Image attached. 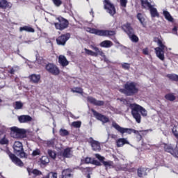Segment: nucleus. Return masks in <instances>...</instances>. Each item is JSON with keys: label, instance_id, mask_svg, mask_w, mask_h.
Listing matches in <instances>:
<instances>
[{"label": "nucleus", "instance_id": "obj_1", "mask_svg": "<svg viewBox=\"0 0 178 178\" xmlns=\"http://www.w3.org/2000/svg\"><path fill=\"white\" fill-rule=\"evenodd\" d=\"M112 127L114 128L118 132H119L121 135H124L127 134L128 135H131L134 134L140 137V139L143 138V136H146L148 133V130H136L132 128H124L120 127L119 124L115 122H112Z\"/></svg>", "mask_w": 178, "mask_h": 178}, {"label": "nucleus", "instance_id": "obj_2", "mask_svg": "<svg viewBox=\"0 0 178 178\" xmlns=\"http://www.w3.org/2000/svg\"><path fill=\"white\" fill-rule=\"evenodd\" d=\"M119 92L126 97H134L138 94L139 88L136 82L127 81L124 84L123 88L119 90Z\"/></svg>", "mask_w": 178, "mask_h": 178}, {"label": "nucleus", "instance_id": "obj_3", "mask_svg": "<svg viewBox=\"0 0 178 178\" xmlns=\"http://www.w3.org/2000/svg\"><path fill=\"white\" fill-rule=\"evenodd\" d=\"M130 109L131 110V115L138 124L141 123V115L143 117L147 116V111L140 105L137 104H130Z\"/></svg>", "mask_w": 178, "mask_h": 178}, {"label": "nucleus", "instance_id": "obj_4", "mask_svg": "<svg viewBox=\"0 0 178 178\" xmlns=\"http://www.w3.org/2000/svg\"><path fill=\"white\" fill-rule=\"evenodd\" d=\"M154 42H156L158 47L154 48L155 54L160 60H165V49L166 46L159 38H154Z\"/></svg>", "mask_w": 178, "mask_h": 178}, {"label": "nucleus", "instance_id": "obj_5", "mask_svg": "<svg viewBox=\"0 0 178 178\" xmlns=\"http://www.w3.org/2000/svg\"><path fill=\"white\" fill-rule=\"evenodd\" d=\"M122 29L124 33L128 35L132 42H138L139 38L134 34V29L132 28L131 24L129 22L123 24Z\"/></svg>", "mask_w": 178, "mask_h": 178}, {"label": "nucleus", "instance_id": "obj_6", "mask_svg": "<svg viewBox=\"0 0 178 178\" xmlns=\"http://www.w3.org/2000/svg\"><path fill=\"white\" fill-rule=\"evenodd\" d=\"M88 31L90 34H95V35H99V37H113L116 34L115 31L99 30L94 28H88Z\"/></svg>", "mask_w": 178, "mask_h": 178}, {"label": "nucleus", "instance_id": "obj_7", "mask_svg": "<svg viewBox=\"0 0 178 178\" xmlns=\"http://www.w3.org/2000/svg\"><path fill=\"white\" fill-rule=\"evenodd\" d=\"M56 20L58 21V22H55L54 24L56 30L63 31V30H65V29H68L70 22L67 19L62 16H59L56 18Z\"/></svg>", "mask_w": 178, "mask_h": 178}, {"label": "nucleus", "instance_id": "obj_8", "mask_svg": "<svg viewBox=\"0 0 178 178\" xmlns=\"http://www.w3.org/2000/svg\"><path fill=\"white\" fill-rule=\"evenodd\" d=\"M13 148L14 149V153L15 154L19 156V158L27 159L28 155L24 152L22 143H21L19 141H15V143H14V146L13 147Z\"/></svg>", "mask_w": 178, "mask_h": 178}, {"label": "nucleus", "instance_id": "obj_9", "mask_svg": "<svg viewBox=\"0 0 178 178\" xmlns=\"http://www.w3.org/2000/svg\"><path fill=\"white\" fill-rule=\"evenodd\" d=\"M11 136L13 138L23 139L27 137L25 129H19L17 127H11Z\"/></svg>", "mask_w": 178, "mask_h": 178}, {"label": "nucleus", "instance_id": "obj_10", "mask_svg": "<svg viewBox=\"0 0 178 178\" xmlns=\"http://www.w3.org/2000/svg\"><path fill=\"white\" fill-rule=\"evenodd\" d=\"M44 69H46V71H47L50 74H52V76H58L60 73V69L58 67L54 64L49 63L44 65Z\"/></svg>", "mask_w": 178, "mask_h": 178}, {"label": "nucleus", "instance_id": "obj_11", "mask_svg": "<svg viewBox=\"0 0 178 178\" xmlns=\"http://www.w3.org/2000/svg\"><path fill=\"white\" fill-rule=\"evenodd\" d=\"M162 145L165 152L170 154L173 157L178 159V148H174L172 144L163 143Z\"/></svg>", "mask_w": 178, "mask_h": 178}, {"label": "nucleus", "instance_id": "obj_12", "mask_svg": "<svg viewBox=\"0 0 178 178\" xmlns=\"http://www.w3.org/2000/svg\"><path fill=\"white\" fill-rule=\"evenodd\" d=\"M90 48H92V49H93V51H95L84 48L86 55L95 57L99 56V55H103V53L102 52V49H99V47L92 44L90 45Z\"/></svg>", "mask_w": 178, "mask_h": 178}, {"label": "nucleus", "instance_id": "obj_13", "mask_svg": "<svg viewBox=\"0 0 178 178\" xmlns=\"http://www.w3.org/2000/svg\"><path fill=\"white\" fill-rule=\"evenodd\" d=\"M104 9H106V12L111 15V16H114L116 13V10L115 6L111 3L109 0H104Z\"/></svg>", "mask_w": 178, "mask_h": 178}, {"label": "nucleus", "instance_id": "obj_14", "mask_svg": "<svg viewBox=\"0 0 178 178\" xmlns=\"http://www.w3.org/2000/svg\"><path fill=\"white\" fill-rule=\"evenodd\" d=\"M71 34L70 33H66L61 34L56 39V44L58 45H65L67 41L70 40Z\"/></svg>", "mask_w": 178, "mask_h": 178}, {"label": "nucleus", "instance_id": "obj_15", "mask_svg": "<svg viewBox=\"0 0 178 178\" xmlns=\"http://www.w3.org/2000/svg\"><path fill=\"white\" fill-rule=\"evenodd\" d=\"M7 155H8V157H10L11 161L17 166H24V163L22 162V161L19 158H18L15 154L12 153L10 150L7 151Z\"/></svg>", "mask_w": 178, "mask_h": 178}, {"label": "nucleus", "instance_id": "obj_16", "mask_svg": "<svg viewBox=\"0 0 178 178\" xmlns=\"http://www.w3.org/2000/svg\"><path fill=\"white\" fill-rule=\"evenodd\" d=\"M93 116L99 121L102 122L103 124H106L110 122V120L108 117H106L104 115H102L99 113H98L97 111H96L94 109L91 110Z\"/></svg>", "mask_w": 178, "mask_h": 178}, {"label": "nucleus", "instance_id": "obj_17", "mask_svg": "<svg viewBox=\"0 0 178 178\" xmlns=\"http://www.w3.org/2000/svg\"><path fill=\"white\" fill-rule=\"evenodd\" d=\"M89 144L90 145L93 151L99 152L101 150L100 143L94 140L92 137L89 138Z\"/></svg>", "mask_w": 178, "mask_h": 178}, {"label": "nucleus", "instance_id": "obj_18", "mask_svg": "<svg viewBox=\"0 0 178 178\" xmlns=\"http://www.w3.org/2000/svg\"><path fill=\"white\" fill-rule=\"evenodd\" d=\"M87 102L94 106L99 107L103 106L105 104V102L104 101L97 100L95 98L92 97H88Z\"/></svg>", "mask_w": 178, "mask_h": 178}, {"label": "nucleus", "instance_id": "obj_19", "mask_svg": "<svg viewBox=\"0 0 178 178\" xmlns=\"http://www.w3.org/2000/svg\"><path fill=\"white\" fill-rule=\"evenodd\" d=\"M32 120V117L29 115H22L18 116V122H19L21 124L27 123L31 122Z\"/></svg>", "mask_w": 178, "mask_h": 178}, {"label": "nucleus", "instance_id": "obj_20", "mask_svg": "<svg viewBox=\"0 0 178 178\" xmlns=\"http://www.w3.org/2000/svg\"><path fill=\"white\" fill-rule=\"evenodd\" d=\"M61 156L64 159H70L72 157V148L66 147L61 152Z\"/></svg>", "mask_w": 178, "mask_h": 178}, {"label": "nucleus", "instance_id": "obj_21", "mask_svg": "<svg viewBox=\"0 0 178 178\" xmlns=\"http://www.w3.org/2000/svg\"><path fill=\"white\" fill-rule=\"evenodd\" d=\"M58 62L59 65H60V66H62L63 67H66V66H68L70 63V62L67 61L66 57L63 55L58 56Z\"/></svg>", "mask_w": 178, "mask_h": 178}, {"label": "nucleus", "instance_id": "obj_22", "mask_svg": "<svg viewBox=\"0 0 178 178\" xmlns=\"http://www.w3.org/2000/svg\"><path fill=\"white\" fill-rule=\"evenodd\" d=\"M147 169L146 168L143 167H139L137 169V176L139 178H143V177H145L147 175Z\"/></svg>", "mask_w": 178, "mask_h": 178}, {"label": "nucleus", "instance_id": "obj_23", "mask_svg": "<svg viewBox=\"0 0 178 178\" xmlns=\"http://www.w3.org/2000/svg\"><path fill=\"white\" fill-rule=\"evenodd\" d=\"M12 4L7 0H0V9H10Z\"/></svg>", "mask_w": 178, "mask_h": 178}, {"label": "nucleus", "instance_id": "obj_24", "mask_svg": "<svg viewBox=\"0 0 178 178\" xmlns=\"http://www.w3.org/2000/svg\"><path fill=\"white\" fill-rule=\"evenodd\" d=\"M129 143L126 138H118L116 140V146L117 147H122L124 145H129Z\"/></svg>", "mask_w": 178, "mask_h": 178}, {"label": "nucleus", "instance_id": "obj_25", "mask_svg": "<svg viewBox=\"0 0 178 178\" xmlns=\"http://www.w3.org/2000/svg\"><path fill=\"white\" fill-rule=\"evenodd\" d=\"M149 10L151 17H160V14L159 13L157 9L154 8L153 6H152L149 8Z\"/></svg>", "mask_w": 178, "mask_h": 178}, {"label": "nucleus", "instance_id": "obj_26", "mask_svg": "<svg viewBox=\"0 0 178 178\" xmlns=\"http://www.w3.org/2000/svg\"><path fill=\"white\" fill-rule=\"evenodd\" d=\"M113 45V43L111 40H104L99 43V47H101V48H111Z\"/></svg>", "mask_w": 178, "mask_h": 178}, {"label": "nucleus", "instance_id": "obj_27", "mask_svg": "<svg viewBox=\"0 0 178 178\" xmlns=\"http://www.w3.org/2000/svg\"><path fill=\"white\" fill-rule=\"evenodd\" d=\"M50 162L49 158L47 156H43L39 160L40 166H45Z\"/></svg>", "mask_w": 178, "mask_h": 178}, {"label": "nucleus", "instance_id": "obj_28", "mask_svg": "<svg viewBox=\"0 0 178 178\" xmlns=\"http://www.w3.org/2000/svg\"><path fill=\"white\" fill-rule=\"evenodd\" d=\"M61 176H62V178H72V170L69 168L63 170L62 171Z\"/></svg>", "mask_w": 178, "mask_h": 178}, {"label": "nucleus", "instance_id": "obj_29", "mask_svg": "<svg viewBox=\"0 0 178 178\" xmlns=\"http://www.w3.org/2000/svg\"><path fill=\"white\" fill-rule=\"evenodd\" d=\"M40 79V75H37L35 74L29 76V80H31V82H32V83H38Z\"/></svg>", "mask_w": 178, "mask_h": 178}, {"label": "nucleus", "instance_id": "obj_30", "mask_svg": "<svg viewBox=\"0 0 178 178\" xmlns=\"http://www.w3.org/2000/svg\"><path fill=\"white\" fill-rule=\"evenodd\" d=\"M163 15L165 20H168V22H170V23H173L174 18L168 11L163 10Z\"/></svg>", "mask_w": 178, "mask_h": 178}, {"label": "nucleus", "instance_id": "obj_31", "mask_svg": "<svg viewBox=\"0 0 178 178\" xmlns=\"http://www.w3.org/2000/svg\"><path fill=\"white\" fill-rule=\"evenodd\" d=\"M140 4L143 9H147V8L149 9V8L152 6L151 3L149 2L148 0H140Z\"/></svg>", "mask_w": 178, "mask_h": 178}, {"label": "nucleus", "instance_id": "obj_32", "mask_svg": "<svg viewBox=\"0 0 178 178\" xmlns=\"http://www.w3.org/2000/svg\"><path fill=\"white\" fill-rule=\"evenodd\" d=\"M136 17H137L138 20H139L140 24H142L143 27H145V26H146V24L145 23V19L143 16V14L140 13H138L136 15Z\"/></svg>", "mask_w": 178, "mask_h": 178}, {"label": "nucleus", "instance_id": "obj_33", "mask_svg": "<svg viewBox=\"0 0 178 178\" xmlns=\"http://www.w3.org/2000/svg\"><path fill=\"white\" fill-rule=\"evenodd\" d=\"M19 31H26L28 33H35V29L29 26H24L19 28Z\"/></svg>", "mask_w": 178, "mask_h": 178}, {"label": "nucleus", "instance_id": "obj_34", "mask_svg": "<svg viewBox=\"0 0 178 178\" xmlns=\"http://www.w3.org/2000/svg\"><path fill=\"white\" fill-rule=\"evenodd\" d=\"M166 77L171 81L178 82V75L176 74H168Z\"/></svg>", "mask_w": 178, "mask_h": 178}, {"label": "nucleus", "instance_id": "obj_35", "mask_svg": "<svg viewBox=\"0 0 178 178\" xmlns=\"http://www.w3.org/2000/svg\"><path fill=\"white\" fill-rule=\"evenodd\" d=\"M165 99L169 102H175L176 97L173 93H168L165 95Z\"/></svg>", "mask_w": 178, "mask_h": 178}, {"label": "nucleus", "instance_id": "obj_36", "mask_svg": "<svg viewBox=\"0 0 178 178\" xmlns=\"http://www.w3.org/2000/svg\"><path fill=\"white\" fill-rule=\"evenodd\" d=\"M24 104L22 102L17 101L15 102V105H14V109L21 110L23 108Z\"/></svg>", "mask_w": 178, "mask_h": 178}, {"label": "nucleus", "instance_id": "obj_37", "mask_svg": "<svg viewBox=\"0 0 178 178\" xmlns=\"http://www.w3.org/2000/svg\"><path fill=\"white\" fill-rule=\"evenodd\" d=\"M59 135L61 137H66V136H68L70 135V132L67 129H60L59 130Z\"/></svg>", "mask_w": 178, "mask_h": 178}, {"label": "nucleus", "instance_id": "obj_38", "mask_svg": "<svg viewBox=\"0 0 178 178\" xmlns=\"http://www.w3.org/2000/svg\"><path fill=\"white\" fill-rule=\"evenodd\" d=\"M102 165L106 168H111L113 165V161H105L104 160L102 162Z\"/></svg>", "mask_w": 178, "mask_h": 178}, {"label": "nucleus", "instance_id": "obj_39", "mask_svg": "<svg viewBox=\"0 0 178 178\" xmlns=\"http://www.w3.org/2000/svg\"><path fill=\"white\" fill-rule=\"evenodd\" d=\"M36 63L44 66L46 65L45 60L42 57H36Z\"/></svg>", "mask_w": 178, "mask_h": 178}, {"label": "nucleus", "instance_id": "obj_40", "mask_svg": "<svg viewBox=\"0 0 178 178\" xmlns=\"http://www.w3.org/2000/svg\"><path fill=\"white\" fill-rule=\"evenodd\" d=\"M28 173L31 174H33L35 176H39L41 175V172L40 170H38V169H33L32 170H30V168H28Z\"/></svg>", "mask_w": 178, "mask_h": 178}, {"label": "nucleus", "instance_id": "obj_41", "mask_svg": "<svg viewBox=\"0 0 178 178\" xmlns=\"http://www.w3.org/2000/svg\"><path fill=\"white\" fill-rule=\"evenodd\" d=\"M73 93H77L82 95L83 93V90L81 88H74L72 89Z\"/></svg>", "mask_w": 178, "mask_h": 178}, {"label": "nucleus", "instance_id": "obj_42", "mask_svg": "<svg viewBox=\"0 0 178 178\" xmlns=\"http://www.w3.org/2000/svg\"><path fill=\"white\" fill-rule=\"evenodd\" d=\"M172 132L175 138L178 140V126H175L172 129Z\"/></svg>", "mask_w": 178, "mask_h": 178}, {"label": "nucleus", "instance_id": "obj_43", "mask_svg": "<svg viewBox=\"0 0 178 178\" xmlns=\"http://www.w3.org/2000/svg\"><path fill=\"white\" fill-rule=\"evenodd\" d=\"M72 127L76 129H79L81 127V121H74L72 122Z\"/></svg>", "mask_w": 178, "mask_h": 178}, {"label": "nucleus", "instance_id": "obj_44", "mask_svg": "<svg viewBox=\"0 0 178 178\" xmlns=\"http://www.w3.org/2000/svg\"><path fill=\"white\" fill-rule=\"evenodd\" d=\"M51 1L56 8H59L63 4L62 0H51Z\"/></svg>", "mask_w": 178, "mask_h": 178}, {"label": "nucleus", "instance_id": "obj_45", "mask_svg": "<svg viewBox=\"0 0 178 178\" xmlns=\"http://www.w3.org/2000/svg\"><path fill=\"white\" fill-rule=\"evenodd\" d=\"M56 172H50L46 177H44V178H58Z\"/></svg>", "mask_w": 178, "mask_h": 178}, {"label": "nucleus", "instance_id": "obj_46", "mask_svg": "<svg viewBox=\"0 0 178 178\" xmlns=\"http://www.w3.org/2000/svg\"><path fill=\"white\" fill-rule=\"evenodd\" d=\"M47 153L49 154V156L53 159H55L56 158V154L54 151L51 150V149H49V151L47 152Z\"/></svg>", "mask_w": 178, "mask_h": 178}, {"label": "nucleus", "instance_id": "obj_47", "mask_svg": "<svg viewBox=\"0 0 178 178\" xmlns=\"http://www.w3.org/2000/svg\"><path fill=\"white\" fill-rule=\"evenodd\" d=\"M40 154H41V151L38 148H36V149H35V150H33V152H32V156H33V157L40 156Z\"/></svg>", "mask_w": 178, "mask_h": 178}, {"label": "nucleus", "instance_id": "obj_48", "mask_svg": "<svg viewBox=\"0 0 178 178\" xmlns=\"http://www.w3.org/2000/svg\"><path fill=\"white\" fill-rule=\"evenodd\" d=\"M122 69L124 70H129L131 65L128 63H124L121 65Z\"/></svg>", "mask_w": 178, "mask_h": 178}, {"label": "nucleus", "instance_id": "obj_49", "mask_svg": "<svg viewBox=\"0 0 178 178\" xmlns=\"http://www.w3.org/2000/svg\"><path fill=\"white\" fill-rule=\"evenodd\" d=\"M92 170H93V168L91 167H86L82 169V172L83 173H90V172H92Z\"/></svg>", "mask_w": 178, "mask_h": 178}, {"label": "nucleus", "instance_id": "obj_50", "mask_svg": "<svg viewBox=\"0 0 178 178\" xmlns=\"http://www.w3.org/2000/svg\"><path fill=\"white\" fill-rule=\"evenodd\" d=\"M95 156L96 159H97L100 163H102V161H104L105 160V157L101 156L99 154H95Z\"/></svg>", "mask_w": 178, "mask_h": 178}, {"label": "nucleus", "instance_id": "obj_51", "mask_svg": "<svg viewBox=\"0 0 178 178\" xmlns=\"http://www.w3.org/2000/svg\"><path fill=\"white\" fill-rule=\"evenodd\" d=\"M8 143H9V141H8V140L7 138H6V137H3V138H1L0 140V144L1 145H8Z\"/></svg>", "mask_w": 178, "mask_h": 178}, {"label": "nucleus", "instance_id": "obj_52", "mask_svg": "<svg viewBox=\"0 0 178 178\" xmlns=\"http://www.w3.org/2000/svg\"><path fill=\"white\" fill-rule=\"evenodd\" d=\"M91 164L96 165V166H102V163L95 159L92 160Z\"/></svg>", "mask_w": 178, "mask_h": 178}, {"label": "nucleus", "instance_id": "obj_53", "mask_svg": "<svg viewBox=\"0 0 178 178\" xmlns=\"http://www.w3.org/2000/svg\"><path fill=\"white\" fill-rule=\"evenodd\" d=\"M122 102L125 106H129L130 108H131L130 106L133 105V104H130V102L127 99H123Z\"/></svg>", "mask_w": 178, "mask_h": 178}, {"label": "nucleus", "instance_id": "obj_54", "mask_svg": "<svg viewBox=\"0 0 178 178\" xmlns=\"http://www.w3.org/2000/svg\"><path fill=\"white\" fill-rule=\"evenodd\" d=\"M101 52L103 54V55H98V56H102V58H103L104 62H108V60L106 58L105 53L103 51V50L102 49H101Z\"/></svg>", "mask_w": 178, "mask_h": 178}, {"label": "nucleus", "instance_id": "obj_55", "mask_svg": "<svg viewBox=\"0 0 178 178\" xmlns=\"http://www.w3.org/2000/svg\"><path fill=\"white\" fill-rule=\"evenodd\" d=\"M120 6L122 8H126L127 4V0H120Z\"/></svg>", "mask_w": 178, "mask_h": 178}, {"label": "nucleus", "instance_id": "obj_56", "mask_svg": "<svg viewBox=\"0 0 178 178\" xmlns=\"http://www.w3.org/2000/svg\"><path fill=\"white\" fill-rule=\"evenodd\" d=\"M92 158H90V157H86V158L84 159V163H85L86 164H90V163L92 164Z\"/></svg>", "mask_w": 178, "mask_h": 178}, {"label": "nucleus", "instance_id": "obj_57", "mask_svg": "<svg viewBox=\"0 0 178 178\" xmlns=\"http://www.w3.org/2000/svg\"><path fill=\"white\" fill-rule=\"evenodd\" d=\"M142 52H143V55H149V48L145 47V49H143L142 50Z\"/></svg>", "mask_w": 178, "mask_h": 178}, {"label": "nucleus", "instance_id": "obj_58", "mask_svg": "<svg viewBox=\"0 0 178 178\" xmlns=\"http://www.w3.org/2000/svg\"><path fill=\"white\" fill-rule=\"evenodd\" d=\"M127 172L129 173H135L136 172V168H128Z\"/></svg>", "mask_w": 178, "mask_h": 178}, {"label": "nucleus", "instance_id": "obj_59", "mask_svg": "<svg viewBox=\"0 0 178 178\" xmlns=\"http://www.w3.org/2000/svg\"><path fill=\"white\" fill-rule=\"evenodd\" d=\"M54 145V141L53 140L47 141V146L51 147Z\"/></svg>", "mask_w": 178, "mask_h": 178}, {"label": "nucleus", "instance_id": "obj_60", "mask_svg": "<svg viewBox=\"0 0 178 178\" xmlns=\"http://www.w3.org/2000/svg\"><path fill=\"white\" fill-rule=\"evenodd\" d=\"M172 33H173V34H177V26L173 27Z\"/></svg>", "mask_w": 178, "mask_h": 178}, {"label": "nucleus", "instance_id": "obj_61", "mask_svg": "<svg viewBox=\"0 0 178 178\" xmlns=\"http://www.w3.org/2000/svg\"><path fill=\"white\" fill-rule=\"evenodd\" d=\"M8 73H10V74H14L15 70L13 68H11V70H10V72H8Z\"/></svg>", "mask_w": 178, "mask_h": 178}, {"label": "nucleus", "instance_id": "obj_62", "mask_svg": "<svg viewBox=\"0 0 178 178\" xmlns=\"http://www.w3.org/2000/svg\"><path fill=\"white\" fill-rule=\"evenodd\" d=\"M90 15L91 16H92V17H94L95 13H94V11H93V9H91V10H90Z\"/></svg>", "mask_w": 178, "mask_h": 178}, {"label": "nucleus", "instance_id": "obj_63", "mask_svg": "<svg viewBox=\"0 0 178 178\" xmlns=\"http://www.w3.org/2000/svg\"><path fill=\"white\" fill-rule=\"evenodd\" d=\"M111 138H113V139H115V138H117V136L115 135V134H111Z\"/></svg>", "mask_w": 178, "mask_h": 178}, {"label": "nucleus", "instance_id": "obj_64", "mask_svg": "<svg viewBox=\"0 0 178 178\" xmlns=\"http://www.w3.org/2000/svg\"><path fill=\"white\" fill-rule=\"evenodd\" d=\"M87 178H90V174H88V175H87Z\"/></svg>", "mask_w": 178, "mask_h": 178}]
</instances>
